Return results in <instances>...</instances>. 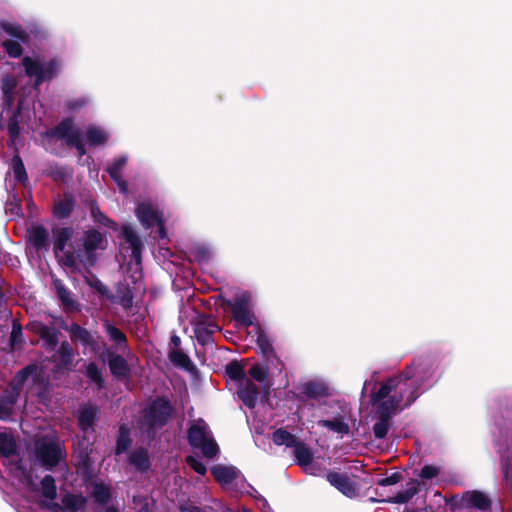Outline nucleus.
<instances>
[{"label":"nucleus","instance_id":"21","mask_svg":"<svg viewBox=\"0 0 512 512\" xmlns=\"http://www.w3.org/2000/svg\"><path fill=\"white\" fill-rule=\"evenodd\" d=\"M318 425L326 427L330 431L343 436L349 433V425L343 417L337 416L331 420H320Z\"/></svg>","mask_w":512,"mask_h":512},{"label":"nucleus","instance_id":"38","mask_svg":"<svg viewBox=\"0 0 512 512\" xmlns=\"http://www.w3.org/2000/svg\"><path fill=\"white\" fill-rule=\"evenodd\" d=\"M17 86V81L12 76H6L2 80L1 89L4 94L5 100L8 105H11L13 102V93L14 89Z\"/></svg>","mask_w":512,"mask_h":512},{"label":"nucleus","instance_id":"59","mask_svg":"<svg viewBox=\"0 0 512 512\" xmlns=\"http://www.w3.org/2000/svg\"><path fill=\"white\" fill-rule=\"evenodd\" d=\"M312 387H313V386H312L311 384H308V385L305 387V392H306L307 394H314L315 392H314V390H312Z\"/></svg>","mask_w":512,"mask_h":512},{"label":"nucleus","instance_id":"15","mask_svg":"<svg viewBox=\"0 0 512 512\" xmlns=\"http://www.w3.org/2000/svg\"><path fill=\"white\" fill-rule=\"evenodd\" d=\"M121 237L125 240L128 248L131 249V256L136 264L140 263L142 243L130 225H123L121 229Z\"/></svg>","mask_w":512,"mask_h":512},{"label":"nucleus","instance_id":"61","mask_svg":"<svg viewBox=\"0 0 512 512\" xmlns=\"http://www.w3.org/2000/svg\"><path fill=\"white\" fill-rule=\"evenodd\" d=\"M16 399L14 396L9 397L8 403L10 406H12L15 403Z\"/></svg>","mask_w":512,"mask_h":512},{"label":"nucleus","instance_id":"11","mask_svg":"<svg viewBox=\"0 0 512 512\" xmlns=\"http://www.w3.org/2000/svg\"><path fill=\"white\" fill-rule=\"evenodd\" d=\"M211 473L224 489L238 487L243 481L240 471L234 466L218 464L211 468Z\"/></svg>","mask_w":512,"mask_h":512},{"label":"nucleus","instance_id":"4","mask_svg":"<svg viewBox=\"0 0 512 512\" xmlns=\"http://www.w3.org/2000/svg\"><path fill=\"white\" fill-rule=\"evenodd\" d=\"M16 444L11 434L0 432V453L9 461V470L11 474L31 490H35L37 485L33 480L32 474L26 471L15 455Z\"/></svg>","mask_w":512,"mask_h":512},{"label":"nucleus","instance_id":"63","mask_svg":"<svg viewBox=\"0 0 512 512\" xmlns=\"http://www.w3.org/2000/svg\"><path fill=\"white\" fill-rule=\"evenodd\" d=\"M369 385H370V384H369V382H367V381H366V382L364 383L363 390H368Z\"/></svg>","mask_w":512,"mask_h":512},{"label":"nucleus","instance_id":"53","mask_svg":"<svg viewBox=\"0 0 512 512\" xmlns=\"http://www.w3.org/2000/svg\"><path fill=\"white\" fill-rule=\"evenodd\" d=\"M81 445L82 447H80V444H78V447L75 449V452L79 453L81 462L83 464H86V460L88 458L89 443L84 439Z\"/></svg>","mask_w":512,"mask_h":512},{"label":"nucleus","instance_id":"7","mask_svg":"<svg viewBox=\"0 0 512 512\" xmlns=\"http://www.w3.org/2000/svg\"><path fill=\"white\" fill-rule=\"evenodd\" d=\"M35 453L37 459L47 468L57 465L64 455L60 441L52 433L36 441Z\"/></svg>","mask_w":512,"mask_h":512},{"label":"nucleus","instance_id":"54","mask_svg":"<svg viewBox=\"0 0 512 512\" xmlns=\"http://www.w3.org/2000/svg\"><path fill=\"white\" fill-rule=\"evenodd\" d=\"M400 480V477L398 474H392L389 477L383 478L379 480L378 484L381 486H390L398 483Z\"/></svg>","mask_w":512,"mask_h":512},{"label":"nucleus","instance_id":"14","mask_svg":"<svg viewBox=\"0 0 512 512\" xmlns=\"http://www.w3.org/2000/svg\"><path fill=\"white\" fill-rule=\"evenodd\" d=\"M328 482L348 497H354L357 494L356 485L344 474L332 472L327 475Z\"/></svg>","mask_w":512,"mask_h":512},{"label":"nucleus","instance_id":"2","mask_svg":"<svg viewBox=\"0 0 512 512\" xmlns=\"http://www.w3.org/2000/svg\"><path fill=\"white\" fill-rule=\"evenodd\" d=\"M51 135L65 139L68 144L76 147L81 156L86 153L85 144L94 147L105 145L110 137L107 129L97 125L88 126L85 133H81L71 120L62 121L51 131Z\"/></svg>","mask_w":512,"mask_h":512},{"label":"nucleus","instance_id":"56","mask_svg":"<svg viewBox=\"0 0 512 512\" xmlns=\"http://www.w3.org/2000/svg\"><path fill=\"white\" fill-rule=\"evenodd\" d=\"M21 334V331L16 326L13 327L12 333H11V340L12 344L14 345L18 341V336Z\"/></svg>","mask_w":512,"mask_h":512},{"label":"nucleus","instance_id":"44","mask_svg":"<svg viewBox=\"0 0 512 512\" xmlns=\"http://www.w3.org/2000/svg\"><path fill=\"white\" fill-rule=\"evenodd\" d=\"M129 445H130V439H129L128 430L124 426H121L120 430H119L118 440H117V448H116L117 454L125 452L128 449Z\"/></svg>","mask_w":512,"mask_h":512},{"label":"nucleus","instance_id":"57","mask_svg":"<svg viewBox=\"0 0 512 512\" xmlns=\"http://www.w3.org/2000/svg\"><path fill=\"white\" fill-rule=\"evenodd\" d=\"M10 408L5 409L3 412H0V419H8L10 417Z\"/></svg>","mask_w":512,"mask_h":512},{"label":"nucleus","instance_id":"24","mask_svg":"<svg viewBox=\"0 0 512 512\" xmlns=\"http://www.w3.org/2000/svg\"><path fill=\"white\" fill-rule=\"evenodd\" d=\"M39 372L36 366H28L20 371L14 379V390H19L26 382H34L38 377Z\"/></svg>","mask_w":512,"mask_h":512},{"label":"nucleus","instance_id":"28","mask_svg":"<svg viewBox=\"0 0 512 512\" xmlns=\"http://www.w3.org/2000/svg\"><path fill=\"white\" fill-rule=\"evenodd\" d=\"M418 491V482L412 480L407 483L406 488L403 491L398 492L393 498L388 500V502L392 503H406L408 502Z\"/></svg>","mask_w":512,"mask_h":512},{"label":"nucleus","instance_id":"40","mask_svg":"<svg viewBox=\"0 0 512 512\" xmlns=\"http://www.w3.org/2000/svg\"><path fill=\"white\" fill-rule=\"evenodd\" d=\"M92 495L98 503H107L111 496L110 487L103 483H96L93 487Z\"/></svg>","mask_w":512,"mask_h":512},{"label":"nucleus","instance_id":"49","mask_svg":"<svg viewBox=\"0 0 512 512\" xmlns=\"http://www.w3.org/2000/svg\"><path fill=\"white\" fill-rule=\"evenodd\" d=\"M186 461L187 464L198 474L204 475L206 473L205 465L194 456H188Z\"/></svg>","mask_w":512,"mask_h":512},{"label":"nucleus","instance_id":"5","mask_svg":"<svg viewBox=\"0 0 512 512\" xmlns=\"http://www.w3.org/2000/svg\"><path fill=\"white\" fill-rule=\"evenodd\" d=\"M190 444L199 449L207 458H213L217 455L219 448L216 444L211 431L203 420H196L188 432Z\"/></svg>","mask_w":512,"mask_h":512},{"label":"nucleus","instance_id":"46","mask_svg":"<svg viewBox=\"0 0 512 512\" xmlns=\"http://www.w3.org/2000/svg\"><path fill=\"white\" fill-rule=\"evenodd\" d=\"M86 376L95 383L99 388L102 387L103 380L101 372L94 363H90L86 368Z\"/></svg>","mask_w":512,"mask_h":512},{"label":"nucleus","instance_id":"43","mask_svg":"<svg viewBox=\"0 0 512 512\" xmlns=\"http://www.w3.org/2000/svg\"><path fill=\"white\" fill-rule=\"evenodd\" d=\"M192 255L198 262H206L210 259L212 251L210 247L204 244H199L193 247Z\"/></svg>","mask_w":512,"mask_h":512},{"label":"nucleus","instance_id":"47","mask_svg":"<svg viewBox=\"0 0 512 512\" xmlns=\"http://www.w3.org/2000/svg\"><path fill=\"white\" fill-rule=\"evenodd\" d=\"M12 170L15 178L18 181H23L26 178L25 167L19 156H14L12 159Z\"/></svg>","mask_w":512,"mask_h":512},{"label":"nucleus","instance_id":"37","mask_svg":"<svg viewBox=\"0 0 512 512\" xmlns=\"http://www.w3.org/2000/svg\"><path fill=\"white\" fill-rule=\"evenodd\" d=\"M130 463L138 470H145L149 467V458L144 450H136L130 456Z\"/></svg>","mask_w":512,"mask_h":512},{"label":"nucleus","instance_id":"19","mask_svg":"<svg viewBox=\"0 0 512 512\" xmlns=\"http://www.w3.org/2000/svg\"><path fill=\"white\" fill-rule=\"evenodd\" d=\"M294 447V456L296 458L297 463L307 472H310L312 469V453L311 450L303 443H299L298 441L293 446Z\"/></svg>","mask_w":512,"mask_h":512},{"label":"nucleus","instance_id":"42","mask_svg":"<svg viewBox=\"0 0 512 512\" xmlns=\"http://www.w3.org/2000/svg\"><path fill=\"white\" fill-rule=\"evenodd\" d=\"M90 213L93 219L99 224L116 229V223L108 219L95 204H91Z\"/></svg>","mask_w":512,"mask_h":512},{"label":"nucleus","instance_id":"20","mask_svg":"<svg viewBox=\"0 0 512 512\" xmlns=\"http://www.w3.org/2000/svg\"><path fill=\"white\" fill-rule=\"evenodd\" d=\"M127 163V157L122 155L114 160V162L108 167L107 171L111 178L118 184L119 189L122 193L127 192V185L121 180L120 171Z\"/></svg>","mask_w":512,"mask_h":512},{"label":"nucleus","instance_id":"1","mask_svg":"<svg viewBox=\"0 0 512 512\" xmlns=\"http://www.w3.org/2000/svg\"><path fill=\"white\" fill-rule=\"evenodd\" d=\"M440 377L435 358L420 356L413 359L402 373L383 382L376 399L382 400L385 412L411 405L423 389L431 387Z\"/></svg>","mask_w":512,"mask_h":512},{"label":"nucleus","instance_id":"51","mask_svg":"<svg viewBox=\"0 0 512 512\" xmlns=\"http://www.w3.org/2000/svg\"><path fill=\"white\" fill-rule=\"evenodd\" d=\"M60 262L66 266V267H70V268H74L75 267V264H76V261H75V258L72 254H69V253H66L64 250L62 253H59V257H57Z\"/></svg>","mask_w":512,"mask_h":512},{"label":"nucleus","instance_id":"35","mask_svg":"<svg viewBox=\"0 0 512 512\" xmlns=\"http://www.w3.org/2000/svg\"><path fill=\"white\" fill-rule=\"evenodd\" d=\"M74 206V201L72 197L65 196L64 199L58 201L54 206V214L58 218L67 217L72 211Z\"/></svg>","mask_w":512,"mask_h":512},{"label":"nucleus","instance_id":"16","mask_svg":"<svg viewBox=\"0 0 512 512\" xmlns=\"http://www.w3.org/2000/svg\"><path fill=\"white\" fill-rule=\"evenodd\" d=\"M83 246L87 256L90 258L94 251L106 248L107 240L100 232L90 230L84 234Z\"/></svg>","mask_w":512,"mask_h":512},{"label":"nucleus","instance_id":"26","mask_svg":"<svg viewBox=\"0 0 512 512\" xmlns=\"http://www.w3.org/2000/svg\"><path fill=\"white\" fill-rule=\"evenodd\" d=\"M85 498L79 495H65L62 499L63 512H77L81 510L85 505Z\"/></svg>","mask_w":512,"mask_h":512},{"label":"nucleus","instance_id":"55","mask_svg":"<svg viewBox=\"0 0 512 512\" xmlns=\"http://www.w3.org/2000/svg\"><path fill=\"white\" fill-rule=\"evenodd\" d=\"M133 501H134L135 504L137 502H139V503L143 502V505H142L141 509L139 510V512H148V506H149V499L148 498L133 497Z\"/></svg>","mask_w":512,"mask_h":512},{"label":"nucleus","instance_id":"39","mask_svg":"<svg viewBox=\"0 0 512 512\" xmlns=\"http://www.w3.org/2000/svg\"><path fill=\"white\" fill-rule=\"evenodd\" d=\"M2 28L9 36L20 41L24 42L28 37L27 32L16 23L5 22L2 24Z\"/></svg>","mask_w":512,"mask_h":512},{"label":"nucleus","instance_id":"13","mask_svg":"<svg viewBox=\"0 0 512 512\" xmlns=\"http://www.w3.org/2000/svg\"><path fill=\"white\" fill-rule=\"evenodd\" d=\"M377 396V392H373L371 396V400L373 405L377 407V413L380 415V419L378 422L375 423L373 427L374 434L377 438H383L386 436L388 429H389V423L388 418L396 413L397 411H400L401 409H395L393 411L385 412L382 407V400H378L375 397Z\"/></svg>","mask_w":512,"mask_h":512},{"label":"nucleus","instance_id":"48","mask_svg":"<svg viewBox=\"0 0 512 512\" xmlns=\"http://www.w3.org/2000/svg\"><path fill=\"white\" fill-rule=\"evenodd\" d=\"M170 359L173 363H175L181 367H187L189 364L188 356L178 350H174L170 353Z\"/></svg>","mask_w":512,"mask_h":512},{"label":"nucleus","instance_id":"33","mask_svg":"<svg viewBox=\"0 0 512 512\" xmlns=\"http://www.w3.org/2000/svg\"><path fill=\"white\" fill-rule=\"evenodd\" d=\"M466 499L469 505L481 510L487 509L490 505L488 497L484 493L478 491L468 493Z\"/></svg>","mask_w":512,"mask_h":512},{"label":"nucleus","instance_id":"34","mask_svg":"<svg viewBox=\"0 0 512 512\" xmlns=\"http://www.w3.org/2000/svg\"><path fill=\"white\" fill-rule=\"evenodd\" d=\"M47 238L48 233L41 226H35L30 230V242L38 249L46 246Z\"/></svg>","mask_w":512,"mask_h":512},{"label":"nucleus","instance_id":"30","mask_svg":"<svg viewBox=\"0 0 512 512\" xmlns=\"http://www.w3.org/2000/svg\"><path fill=\"white\" fill-rule=\"evenodd\" d=\"M96 416V409L92 406H84L79 411L78 423L83 431H87L92 427L94 418Z\"/></svg>","mask_w":512,"mask_h":512},{"label":"nucleus","instance_id":"41","mask_svg":"<svg viewBox=\"0 0 512 512\" xmlns=\"http://www.w3.org/2000/svg\"><path fill=\"white\" fill-rule=\"evenodd\" d=\"M104 328L110 340L114 341L117 345L121 346L126 342V336L115 326L105 323Z\"/></svg>","mask_w":512,"mask_h":512},{"label":"nucleus","instance_id":"31","mask_svg":"<svg viewBox=\"0 0 512 512\" xmlns=\"http://www.w3.org/2000/svg\"><path fill=\"white\" fill-rule=\"evenodd\" d=\"M54 287L57 292V296L61 303L66 309L72 310L76 308V303L72 299L70 292L65 288L60 280H54Z\"/></svg>","mask_w":512,"mask_h":512},{"label":"nucleus","instance_id":"50","mask_svg":"<svg viewBox=\"0 0 512 512\" xmlns=\"http://www.w3.org/2000/svg\"><path fill=\"white\" fill-rule=\"evenodd\" d=\"M41 333L45 338V342L47 346L54 348L57 343L56 334L53 330L48 329L47 327H43L41 329Z\"/></svg>","mask_w":512,"mask_h":512},{"label":"nucleus","instance_id":"10","mask_svg":"<svg viewBox=\"0 0 512 512\" xmlns=\"http://www.w3.org/2000/svg\"><path fill=\"white\" fill-rule=\"evenodd\" d=\"M135 212L138 220L144 227L149 228L157 225L159 227V237L161 239L166 237L162 223V216L158 208L153 203L150 201H142L137 205Z\"/></svg>","mask_w":512,"mask_h":512},{"label":"nucleus","instance_id":"22","mask_svg":"<svg viewBox=\"0 0 512 512\" xmlns=\"http://www.w3.org/2000/svg\"><path fill=\"white\" fill-rule=\"evenodd\" d=\"M72 234L73 231L70 228H57L53 231L56 257H59V253L63 252L67 242L71 239Z\"/></svg>","mask_w":512,"mask_h":512},{"label":"nucleus","instance_id":"32","mask_svg":"<svg viewBox=\"0 0 512 512\" xmlns=\"http://www.w3.org/2000/svg\"><path fill=\"white\" fill-rule=\"evenodd\" d=\"M109 367L113 375L117 377H125L128 372V365L121 356H111L109 359Z\"/></svg>","mask_w":512,"mask_h":512},{"label":"nucleus","instance_id":"58","mask_svg":"<svg viewBox=\"0 0 512 512\" xmlns=\"http://www.w3.org/2000/svg\"><path fill=\"white\" fill-rule=\"evenodd\" d=\"M182 512H201L198 507H183Z\"/></svg>","mask_w":512,"mask_h":512},{"label":"nucleus","instance_id":"64","mask_svg":"<svg viewBox=\"0 0 512 512\" xmlns=\"http://www.w3.org/2000/svg\"><path fill=\"white\" fill-rule=\"evenodd\" d=\"M105 512H118V511L115 510L114 508H108Z\"/></svg>","mask_w":512,"mask_h":512},{"label":"nucleus","instance_id":"3","mask_svg":"<svg viewBox=\"0 0 512 512\" xmlns=\"http://www.w3.org/2000/svg\"><path fill=\"white\" fill-rule=\"evenodd\" d=\"M25 74L34 80L31 90L35 91L42 82L52 79L62 69V62L57 58L41 61L38 57L25 56L22 59Z\"/></svg>","mask_w":512,"mask_h":512},{"label":"nucleus","instance_id":"25","mask_svg":"<svg viewBox=\"0 0 512 512\" xmlns=\"http://www.w3.org/2000/svg\"><path fill=\"white\" fill-rule=\"evenodd\" d=\"M58 366L60 369L69 370L73 361V350L69 343L63 342L57 352Z\"/></svg>","mask_w":512,"mask_h":512},{"label":"nucleus","instance_id":"8","mask_svg":"<svg viewBox=\"0 0 512 512\" xmlns=\"http://www.w3.org/2000/svg\"><path fill=\"white\" fill-rule=\"evenodd\" d=\"M172 408L167 400L159 398L143 411V427L149 429L162 426L171 416Z\"/></svg>","mask_w":512,"mask_h":512},{"label":"nucleus","instance_id":"29","mask_svg":"<svg viewBox=\"0 0 512 512\" xmlns=\"http://www.w3.org/2000/svg\"><path fill=\"white\" fill-rule=\"evenodd\" d=\"M25 110H26V100L24 99H21L19 101V104H18V112H17V115L10 121V123L8 124V132H9V135L10 137L14 140L18 137L19 135V126H18V122H17V118H24V117H27L28 119L30 118V114L28 113L27 115H25Z\"/></svg>","mask_w":512,"mask_h":512},{"label":"nucleus","instance_id":"27","mask_svg":"<svg viewBox=\"0 0 512 512\" xmlns=\"http://www.w3.org/2000/svg\"><path fill=\"white\" fill-rule=\"evenodd\" d=\"M248 373L251 378L259 383L264 393L267 394L270 387V383L267 380V369L261 365H253L249 369Z\"/></svg>","mask_w":512,"mask_h":512},{"label":"nucleus","instance_id":"6","mask_svg":"<svg viewBox=\"0 0 512 512\" xmlns=\"http://www.w3.org/2000/svg\"><path fill=\"white\" fill-rule=\"evenodd\" d=\"M227 375L238 382L237 394L243 403L253 408L258 398V389L244 374L243 367L237 362H231L226 367Z\"/></svg>","mask_w":512,"mask_h":512},{"label":"nucleus","instance_id":"9","mask_svg":"<svg viewBox=\"0 0 512 512\" xmlns=\"http://www.w3.org/2000/svg\"><path fill=\"white\" fill-rule=\"evenodd\" d=\"M233 320L239 326L248 327L254 324L255 316L252 311L250 294L244 292L229 302Z\"/></svg>","mask_w":512,"mask_h":512},{"label":"nucleus","instance_id":"23","mask_svg":"<svg viewBox=\"0 0 512 512\" xmlns=\"http://www.w3.org/2000/svg\"><path fill=\"white\" fill-rule=\"evenodd\" d=\"M501 459L504 481L512 490V445L501 451Z\"/></svg>","mask_w":512,"mask_h":512},{"label":"nucleus","instance_id":"18","mask_svg":"<svg viewBox=\"0 0 512 512\" xmlns=\"http://www.w3.org/2000/svg\"><path fill=\"white\" fill-rule=\"evenodd\" d=\"M218 329L219 327L217 324L212 320L206 319L196 323L194 332L197 340L202 344H206L210 341L211 334L216 332Z\"/></svg>","mask_w":512,"mask_h":512},{"label":"nucleus","instance_id":"17","mask_svg":"<svg viewBox=\"0 0 512 512\" xmlns=\"http://www.w3.org/2000/svg\"><path fill=\"white\" fill-rule=\"evenodd\" d=\"M71 340L79 342L85 349L95 352L97 350V342L93 334L88 332L86 329L81 328L78 325L71 327Z\"/></svg>","mask_w":512,"mask_h":512},{"label":"nucleus","instance_id":"45","mask_svg":"<svg viewBox=\"0 0 512 512\" xmlns=\"http://www.w3.org/2000/svg\"><path fill=\"white\" fill-rule=\"evenodd\" d=\"M3 47L10 57L16 58L22 54V47L16 40H5Z\"/></svg>","mask_w":512,"mask_h":512},{"label":"nucleus","instance_id":"52","mask_svg":"<svg viewBox=\"0 0 512 512\" xmlns=\"http://www.w3.org/2000/svg\"><path fill=\"white\" fill-rule=\"evenodd\" d=\"M439 473V470L435 466H424L421 470L420 476L424 479H432L436 477Z\"/></svg>","mask_w":512,"mask_h":512},{"label":"nucleus","instance_id":"60","mask_svg":"<svg viewBox=\"0 0 512 512\" xmlns=\"http://www.w3.org/2000/svg\"><path fill=\"white\" fill-rule=\"evenodd\" d=\"M98 285H99V287H98L99 292H101L102 294H104V293H105V291H106V288H105L101 283H98Z\"/></svg>","mask_w":512,"mask_h":512},{"label":"nucleus","instance_id":"62","mask_svg":"<svg viewBox=\"0 0 512 512\" xmlns=\"http://www.w3.org/2000/svg\"><path fill=\"white\" fill-rule=\"evenodd\" d=\"M172 341L174 342V344H175V345H178V343L180 342V339H179V337L174 336V337L172 338Z\"/></svg>","mask_w":512,"mask_h":512},{"label":"nucleus","instance_id":"36","mask_svg":"<svg viewBox=\"0 0 512 512\" xmlns=\"http://www.w3.org/2000/svg\"><path fill=\"white\" fill-rule=\"evenodd\" d=\"M272 439L276 445H285L287 447H293L297 442L296 437L284 429L276 430L273 433Z\"/></svg>","mask_w":512,"mask_h":512},{"label":"nucleus","instance_id":"12","mask_svg":"<svg viewBox=\"0 0 512 512\" xmlns=\"http://www.w3.org/2000/svg\"><path fill=\"white\" fill-rule=\"evenodd\" d=\"M41 504L53 512H63L62 507L54 502L56 498V486L53 477L47 475L41 482Z\"/></svg>","mask_w":512,"mask_h":512}]
</instances>
